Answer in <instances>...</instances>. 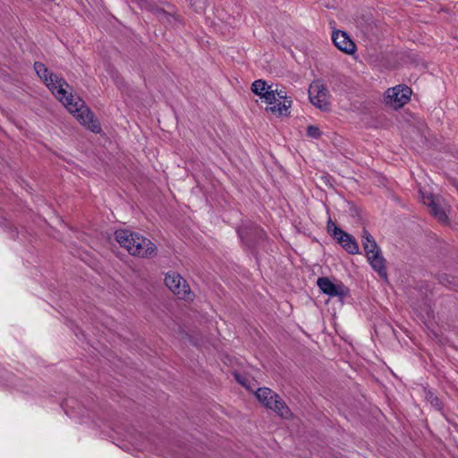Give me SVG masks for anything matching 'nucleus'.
I'll list each match as a JSON object with an SVG mask.
<instances>
[{"label":"nucleus","instance_id":"39448f33","mask_svg":"<svg viewBox=\"0 0 458 458\" xmlns=\"http://www.w3.org/2000/svg\"><path fill=\"white\" fill-rule=\"evenodd\" d=\"M165 284L178 298L186 301H191L194 299V293L191 292L187 281L177 272H168L165 276Z\"/></svg>","mask_w":458,"mask_h":458},{"label":"nucleus","instance_id":"f8f14e48","mask_svg":"<svg viewBox=\"0 0 458 458\" xmlns=\"http://www.w3.org/2000/svg\"><path fill=\"white\" fill-rule=\"evenodd\" d=\"M334 236L337 239L339 243L351 254H356L359 252V246L355 240L348 233L341 230L340 228L334 225L333 230Z\"/></svg>","mask_w":458,"mask_h":458},{"label":"nucleus","instance_id":"7ed1b4c3","mask_svg":"<svg viewBox=\"0 0 458 458\" xmlns=\"http://www.w3.org/2000/svg\"><path fill=\"white\" fill-rule=\"evenodd\" d=\"M258 401L265 407L274 411L284 420L293 418V413L282 398L270 388L260 387L255 392Z\"/></svg>","mask_w":458,"mask_h":458},{"label":"nucleus","instance_id":"9d476101","mask_svg":"<svg viewBox=\"0 0 458 458\" xmlns=\"http://www.w3.org/2000/svg\"><path fill=\"white\" fill-rule=\"evenodd\" d=\"M319 289L329 296H345L348 293L347 288L343 284H334L327 277H319L317 281Z\"/></svg>","mask_w":458,"mask_h":458},{"label":"nucleus","instance_id":"9b49d317","mask_svg":"<svg viewBox=\"0 0 458 458\" xmlns=\"http://www.w3.org/2000/svg\"><path fill=\"white\" fill-rule=\"evenodd\" d=\"M276 89V98L282 99V102H279L277 106H267L266 110L267 112L272 113L277 116L288 115L289 109L292 106V99L287 97L286 92L283 89H278V88H275Z\"/></svg>","mask_w":458,"mask_h":458},{"label":"nucleus","instance_id":"a211bd4d","mask_svg":"<svg viewBox=\"0 0 458 458\" xmlns=\"http://www.w3.org/2000/svg\"><path fill=\"white\" fill-rule=\"evenodd\" d=\"M238 233H239V236H240V237H242V232H241V231H239Z\"/></svg>","mask_w":458,"mask_h":458},{"label":"nucleus","instance_id":"20e7f679","mask_svg":"<svg viewBox=\"0 0 458 458\" xmlns=\"http://www.w3.org/2000/svg\"><path fill=\"white\" fill-rule=\"evenodd\" d=\"M362 245L366 252L368 261L372 268L377 272L381 278L386 280L387 273L385 266V259L381 255V251L374 238L367 231L363 232Z\"/></svg>","mask_w":458,"mask_h":458},{"label":"nucleus","instance_id":"f257e3e1","mask_svg":"<svg viewBox=\"0 0 458 458\" xmlns=\"http://www.w3.org/2000/svg\"><path fill=\"white\" fill-rule=\"evenodd\" d=\"M34 69L38 76L46 84L53 95L63 103L66 109L73 114L81 124L95 133L101 131V126L84 101L68 92L70 86L63 79L54 74L42 63H35Z\"/></svg>","mask_w":458,"mask_h":458},{"label":"nucleus","instance_id":"4468645a","mask_svg":"<svg viewBox=\"0 0 458 458\" xmlns=\"http://www.w3.org/2000/svg\"><path fill=\"white\" fill-rule=\"evenodd\" d=\"M262 100L265 101L268 106H277L276 89H274V88L271 89L266 95H264Z\"/></svg>","mask_w":458,"mask_h":458},{"label":"nucleus","instance_id":"f3484780","mask_svg":"<svg viewBox=\"0 0 458 458\" xmlns=\"http://www.w3.org/2000/svg\"><path fill=\"white\" fill-rule=\"evenodd\" d=\"M235 379L243 386H245L247 389H250V387L246 385L245 379L243 377L240 376L239 374H234Z\"/></svg>","mask_w":458,"mask_h":458},{"label":"nucleus","instance_id":"2eb2a0df","mask_svg":"<svg viewBox=\"0 0 458 458\" xmlns=\"http://www.w3.org/2000/svg\"><path fill=\"white\" fill-rule=\"evenodd\" d=\"M307 134L309 137H311L313 139H318L321 135V131L318 129V127L315 125H310L307 128Z\"/></svg>","mask_w":458,"mask_h":458},{"label":"nucleus","instance_id":"6e6552de","mask_svg":"<svg viewBox=\"0 0 458 458\" xmlns=\"http://www.w3.org/2000/svg\"><path fill=\"white\" fill-rule=\"evenodd\" d=\"M420 193V198L424 205L429 208L430 213L442 223L447 222V208L442 205V201L438 198H435L431 194Z\"/></svg>","mask_w":458,"mask_h":458},{"label":"nucleus","instance_id":"0eeeda50","mask_svg":"<svg viewBox=\"0 0 458 458\" xmlns=\"http://www.w3.org/2000/svg\"><path fill=\"white\" fill-rule=\"evenodd\" d=\"M411 95V89L409 87L399 85L386 90L385 101L386 105L397 109L408 103Z\"/></svg>","mask_w":458,"mask_h":458},{"label":"nucleus","instance_id":"423d86ee","mask_svg":"<svg viewBox=\"0 0 458 458\" xmlns=\"http://www.w3.org/2000/svg\"><path fill=\"white\" fill-rule=\"evenodd\" d=\"M309 97L310 102L318 108L323 111L329 109V93L322 81H315L310 84Z\"/></svg>","mask_w":458,"mask_h":458},{"label":"nucleus","instance_id":"dca6fc26","mask_svg":"<svg viewBox=\"0 0 458 458\" xmlns=\"http://www.w3.org/2000/svg\"><path fill=\"white\" fill-rule=\"evenodd\" d=\"M428 400L433 406L437 407V409H440L441 403H440L439 399L437 396H434L433 394L429 393Z\"/></svg>","mask_w":458,"mask_h":458},{"label":"nucleus","instance_id":"f03ea898","mask_svg":"<svg viewBox=\"0 0 458 458\" xmlns=\"http://www.w3.org/2000/svg\"><path fill=\"white\" fill-rule=\"evenodd\" d=\"M115 240L121 247L131 255L140 258H150L156 255L157 247L148 238L124 229L115 231Z\"/></svg>","mask_w":458,"mask_h":458},{"label":"nucleus","instance_id":"1a4fd4ad","mask_svg":"<svg viewBox=\"0 0 458 458\" xmlns=\"http://www.w3.org/2000/svg\"><path fill=\"white\" fill-rule=\"evenodd\" d=\"M332 40L335 46L344 54L353 55L356 52L355 43L344 31H334L332 34Z\"/></svg>","mask_w":458,"mask_h":458},{"label":"nucleus","instance_id":"ddd939ff","mask_svg":"<svg viewBox=\"0 0 458 458\" xmlns=\"http://www.w3.org/2000/svg\"><path fill=\"white\" fill-rule=\"evenodd\" d=\"M273 88V85H267L263 80H257L251 85L252 92L258 95L261 99L264 98V95Z\"/></svg>","mask_w":458,"mask_h":458}]
</instances>
